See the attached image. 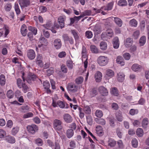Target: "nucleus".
<instances>
[{
    "label": "nucleus",
    "instance_id": "1",
    "mask_svg": "<svg viewBox=\"0 0 149 149\" xmlns=\"http://www.w3.org/2000/svg\"><path fill=\"white\" fill-rule=\"evenodd\" d=\"M109 61L108 58L106 56H100L97 59V62L100 66H104L107 65Z\"/></svg>",
    "mask_w": 149,
    "mask_h": 149
},
{
    "label": "nucleus",
    "instance_id": "2",
    "mask_svg": "<svg viewBox=\"0 0 149 149\" xmlns=\"http://www.w3.org/2000/svg\"><path fill=\"white\" fill-rule=\"evenodd\" d=\"M62 121L59 119H56L53 122V127L56 131H61L63 128Z\"/></svg>",
    "mask_w": 149,
    "mask_h": 149
},
{
    "label": "nucleus",
    "instance_id": "3",
    "mask_svg": "<svg viewBox=\"0 0 149 149\" xmlns=\"http://www.w3.org/2000/svg\"><path fill=\"white\" fill-rule=\"evenodd\" d=\"M28 29L29 32L27 33V36L28 37H33V36H35L37 33V29L35 27L31 26H29Z\"/></svg>",
    "mask_w": 149,
    "mask_h": 149
},
{
    "label": "nucleus",
    "instance_id": "4",
    "mask_svg": "<svg viewBox=\"0 0 149 149\" xmlns=\"http://www.w3.org/2000/svg\"><path fill=\"white\" fill-rule=\"evenodd\" d=\"M26 128L28 131L32 134H34L38 130V126L34 124L27 126Z\"/></svg>",
    "mask_w": 149,
    "mask_h": 149
},
{
    "label": "nucleus",
    "instance_id": "5",
    "mask_svg": "<svg viewBox=\"0 0 149 149\" xmlns=\"http://www.w3.org/2000/svg\"><path fill=\"white\" fill-rule=\"evenodd\" d=\"M67 90L71 92H75L77 90V86L75 84L71 83L68 84Z\"/></svg>",
    "mask_w": 149,
    "mask_h": 149
},
{
    "label": "nucleus",
    "instance_id": "6",
    "mask_svg": "<svg viewBox=\"0 0 149 149\" xmlns=\"http://www.w3.org/2000/svg\"><path fill=\"white\" fill-rule=\"evenodd\" d=\"M53 45L55 48L57 49H60L62 46L61 42L60 39H55L53 42Z\"/></svg>",
    "mask_w": 149,
    "mask_h": 149
},
{
    "label": "nucleus",
    "instance_id": "7",
    "mask_svg": "<svg viewBox=\"0 0 149 149\" xmlns=\"http://www.w3.org/2000/svg\"><path fill=\"white\" fill-rule=\"evenodd\" d=\"M26 25L24 24L22 25L20 28V32L21 33L23 36L25 37L26 36L28 30Z\"/></svg>",
    "mask_w": 149,
    "mask_h": 149
},
{
    "label": "nucleus",
    "instance_id": "8",
    "mask_svg": "<svg viewBox=\"0 0 149 149\" xmlns=\"http://www.w3.org/2000/svg\"><path fill=\"white\" fill-rule=\"evenodd\" d=\"M27 57L30 60L34 59L36 56V54L34 51L33 49L28 50L27 52Z\"/></svg>",
    "mask_w": 149,
    "mask_h": 149
},
{
    "label": "nucleus",
    "instance_id": "9",
    "mask_svg": "<svg viewBox=\"0 0 149 149\" xmlns=\"http://www.w3.org/2000/svg\"><path fill=\"white\" fill-rule=\"evenodd\" d=\"M142 66L137 63L133 64L132 66V70L135 72H139L141 70Z\"/></svg>",
    "mask_w": 149,
    "mask_h": 149
},
{
    "label": "nucleus",
    "instance_id": "10",
    "mask_svg": "<svg viewBox=\"0 0 149 149\" xmlns=\"http://www.w3.org/2000/svg\"><path fill=\"white\" fill-rule=\"evenodd\" d=\"M48 44L47 41L45 38H40L38 42V46L40 47L42 46H47Z\"/></svg>",
    "mask_w": 149,
    "mask_h": 149
},
{
    "label": "nucleus",
    "instance_id": "11",
    "mask_svg": "<svg viewBox=\"0 0 149 149\" xmlns=\"http://www.w3.org/2000/svg\"><path fill=\"white\" fill-rule=\"evenodd\" d=\"M63 118L64 121L67 123H70L72 121V117L68 113L64 114L63 115Z\"/></svg>",
    "mask_w": 149,
    "mask_h": 149
},
{
    "label": "nucleus",
    "instance_id": "12",
    "mask_svg": "<svg viewBox=\"0 0 149 149\" xmlns=\"http://www.w3.org/2000/svg\"><path fill=\"white\" fill-rule=\"evenodd\" d=\"M5 140L7 142L13 144L15 142V139L14 137L10 135L6 136L5 137Z\"/></svg>",
    "mask_w": 149,
    "mask_h": 149
},
{
    "label": "nucleus",
    "instance_id": "13",
    "mask_svg": "<svg viewBox=\"0 0 149 149\" xmlns=\"http://www.w3.org/2000/svg\"><path fill=\"white\" fill-rule=\"evenodd\" d=\"M114 73L113 71L111 69H107L106 72L105 77L108 79H110L114 76Z\"/></svg>",
    "mask_w": 149,
    "mask_h": 149
},
{
    "label": "nucleus",
    "instance_id": "14",
    "mask_svg": "<svg viewBox=\"0 0 149 149\" xmlns=\"http://www.w3.org/2000/svg\"><path fill=\"white\" fill-rule=\"evenodd\" d=\"M99 91L100 94L103 96H107L108 94V91L104 87L102 86L99 87Z\"/></svg>",
    "mask_w": 149,
    "mask_h": 149
},
{
    "label": "nucleus",
    "instance_id": "15",
    "mask_svg": "<svg viewBox=\"0 0 149 149\" xmlns=\"http://www.w3.org/2000/svg\"><path fill=\"white\" fill-rule=\"evenodd\" d=\"M65 17L60 16L58 18V22L60 24V27L62 29L64 27L65 20Z\"/></svg>",
    "mask_w": 149,
    "mask_h": 149
},
{
    "label": "nucleus",
    "instance_id": "16",
    "mask_svg": "<svg viewBox=\"0 0 149 149\" xmlns=\"http://www.w3.org/2000/svg\"><path fill=\"white\" fill-rule=\"evenodd\" d=\"M102 77V73L100 71H97L95 73V78L97 82H100L101 80Z\"/></svg>",
    "mask_w": 149,
    "mask_h": 149
},
{
    "label": "nucleus",
    "instance_id": "17",
    "mask_svg": "<svg viewBox=\"0 0 149 149\" xmlns=\"http://www.w3.org/2000/svg\"><path fill=\"white\" fill-rule=\"evenodd\" d=\"M113 47L115 49H117L119 46V42L118 38H114L112 40Z\"/></svg>",
    "mask_w": 149,
    "mask_h": 149
},
{
    "label": "nucleus",
    "instance_id": "18",
    "mask_svg": "<svg viewBox=\"0 0 149 149\" xmlns=\"http://www.w3.org/2000/svg\"><path fill=\"white\" fill-rule=\"evenodd\" d=\"M125 75L123 73L119 72L117 74V79L119 82H123L125 79Z\"/></svg>",
    "mask_w": 149,
    "mask_h": 149
},
{
    "label": "nucleus",
    "instance_id": "19",
    "mask_svg": "<svg viewBox=\"0 0 149 149\" xmlns=\"http://www.w3.org/2000/svg\"><path fill=\"white\" fill-rule=\"evenodd\" d=\"M114 21L116 24L119 27H121L123 22L122 20L120 18L118 17H114Z\"/></svg>",
    "mask_w": 149,
    "mask_h": 149
},
{
    "label": "nucleus",
    "instance_id": "20",
    "mask_svg": "<svg viewBox=\"0 0 149 149\" xmlns=\"http://www.w3.org/2000/svg\"><path fill=\"white\" fill-rule=\"evenodd\" d=\"M96 132L97 135L99 136H102L103 135L104 132L102 128L100 126H98L96 127Z\"/></svg>",
    "mask_w": 149,
    "mask_h": 149
},
{
    "label": "nucleus",
    "instance_id": "21",
    "mask_svg": "<svg viewBox=\"0 0 149 149\" xmlns=\"http://www.w3.org/2000/svg\"><path fill=\"white\" fill-rule=\"evenodd\" d=\"M133 42L132 39L131 38H127L125 41V44L126 47H129L131 46Z\"/></svg>",
    "mask_w": 149,
    "mask_h": 149
},
{
    "label": "nucleus",
    "instance_id": "22",
    "mask_svg": "<svg viewBox=\"0 0 149 149\" xmlns=\"http://www.w3.org/2000/svg\"><path fill=\"white\" fill-rule=\"evenodd\" d=\"M74 132L73 130L72 129L68 130L66 132V135L68 138H71L73 136Z\"/></svg>",
    "mask_w": 149,
    "mask_h": 149
},
{
    "label": "nucleus",
    "instance_id": "23",
    "mask_svg": "<svg viewBox=\"0 0 149 149\" xmlns=\"http://www.w3.org/2000/svg\"><path fill=\"white\" fill-rule=\"evenodd\" d=\"M129 24L131 26L136 27L137 26L138 22L135 19H133L130 21Z\"/></svg>",
    "mask_w": 149,
    "mask_h": 149
},
{
    "label": "nucleus",
    "instance_id": "24",
    "mask_svg": "<svg viewBox=\"0 0 149 149\" xmlns=\"http://www.w3.org/2000/svg\"><path fill=\"white\" fill-rule=\"evenodd\" d=\"M116 117L117 120L119 122H122L123 120V117L120 111L116 113Z\"/></svg>",
    "mask_w": 149,
    "mask_h": 149
},
{
    "label": "nucleus",
    "instance_id": "25",
    "mask_svg": "<svg viewBox=\"0 0 149 149\" xmlns=\"http://www.w3.org/2000/svg\"><path fill=\"white\" fill-rule=\"evenodd\" d=\"M19 3L21 6L27 7L30 4V2L28 0H22Z\"/></svg>",
    "mask_w": 149,
    "mask_h": 149
},
{
    "label": "nucleus",
    "instance_id": "26",
    "mask_svg": "<svg viewBox=\"0 0 149 149\" xmlns=\"http://www.w3.org/2000/svg\"><path fill=\"white\" fill-rule=\"evenodd\" d=\"M116 144V141L113 139H110L108 141V146L111 147H114Z\"/></svg>",
    "mask_w": 149,
    "mask_h": 149
},
{
    "label": "nucleus",
    "instance_id": "27",
    "mask_svg": "<svg viewBox=\"0 0 149 149\" xmlns=\"http://www.w3.org/2000/svg\"><path fill=\"white\" fill-rule=\"evenodd\" d=\"M5 77L4 74H1L0 75V84L1 86H4L6 84Z\"/></svg>",
    "mask_w": 149,
    "mask_h": 149
},
{
    "label": "nucleus",
    "instance_id": "28",
    "mask_svg": "<svg viewBox=\"0 0 149 149\" xmlns=\"http://www.w3.org/2000/svg\"><path fill=\"white\" fill-rule=\"evenodd\" d=\"M95 121L97 123L100 124L102 125H104L106 124L105 120L102 118H96L95 119Z\"/></svg>",
    "mask_w": 149,
    "mask_h": 149
},
{
    "label": "nucleus",
    "instance_id": "29",
    "mask_svg": "<svg viewBox=\"0 0 149 149\" xmlns=\"http://www.w3.org/2000/svg\"><path fill=\"white\" fill-rule=\"evenodd\" d=\"M14 9L17 15L20 14L21 13V11L19 5L17 3L15 2V3Z\"/></svg>",
    "mask_w": 149,
    "mask_h": 149
},
{
    "label": "nucleus",
    "instance_id": "30",
    "mask_svg": "<svg viewBox=\"0 0 149 149\" xmlns=\"http://www.w3.org/2000/svg\"><path fill=\"white\" fill-rule=\"evenodd\" d=\"M81 54L83 61V58H85L87 57L86 49L85 47L84 46H82Z\"/></svg>",
    "mask_w": 149,
    "mask_h": 149
},
{
    "label": "nucleus",
    "instance_id": "31",
    "mask_svg": "<svg viewBox=\"0 0 149 149\" xmlns=\"http://www.w3.org/2000/svg\"><path fill=\"white\" fill-rule=\"evenodd\" d=\"M118 4L121 6H125L127 5V3L126 0H120L118 2Z\"/></svg>",
    "mask_w": 149,
    "mask_h": 149
},
{
    "label": "nucleus",
    "instance_id": "32",
    "mask_svg": "<svg viewBox=\"0 0 149 149\" xmlns=\"http://www.w3.org/2000/svg\"><path fill=\"white\" fill-rule=\"evenodd\" d=\"M111 93L116 96H118L119 95L118 91L116 87H113L111 89Z\"/></svg>",
    "mask_w": 149,
    "mask_h": 149
},
{
    "label": "nucleus",
    "instance_id": "33",
    "mask_svg": "<svg viewBox=\"0 0 149 149\" xmlns=\"http://www.w3.org/2000/svg\"><path fill=\"white\" fill-rule=\"evenodd\" d=\"M100 49L102 50H105L107 48V44L105 42H102L100 43Z\"/></svg>",
    "mask_w": 149,
    "mask_h": 149
},
{
    "label": "nucleus",
    "instance_id": "34",
    "mask_svg": "<svg viewBox=\"0 0 149 149\" xmlns=\"http://www.w3.org/2000/svg\"><path fill=\"white\" fill-rule=\"evenodd\" d=\"M43 26L47 29H50L52 27V24L51 22L49 21L47 22L46 24H43Z\"/></svg>",
    "mask_w": 149,
    "mask_h": 149
},
{
    "label": "nucleus",
    "instance_id": "35",
    "mask_svg": "<svg viewBox=\"0 0 149 149\" xmlns=\"http://www.w3.org/2000/svg\"><path fill=\"white\" fill-rule=\"evenodd\" d=\"M4 8L6 11H10L12 8V6L11 4V3H6L5 5Z\"/></svg>",
    "mask_w": 149,
    "mask_h": 149
},
{
    "label": "nucleus",
    "instance_id": "36",
    "mask_svg": "<svg viewBox=\"0 0 149 149\" xmlns=\"http://www.w3.org/2000/svg\"><path fill=\"white\" fill-rule=\"evenodd\" d=\"M14 93L11 90H9L7 92V97L10 99L13 98L14 97Z\"/></svg>",
    "mask_w": 149,
    "mask_h": 149
},
{
    "label": "nucleus",
    "instance_id": "37",
    "mask_svg": "<svg viewBox=\"0 0 149 149\" xmlns=\"http://www.w3.org/2000/svg\"><path fill=\"white\" fill-rule=\"evenodd\" d=\"M84 111L85 113L87 114H90L91 113V109L88 106H86L85 107L84 109Z\"/></svg>",
    "mask_w": 149,
    "mask_h": 149
},
{
    "label": "nucleus",
    "instance_id": "38",
    "mask_svg": "<svg viewBox=\"0 0 149 149\" xmlns=\"http://www.w3.org/2000/svg\"><path fill=\"white\" fill-rule=\"evenodd\" d=\"M90 49L92 52L95 53H97L98 50L97 47L94 45H91L90 47Z\"/></svg>",
    "mask_w": 149,
    "mask_h": 149
},
{
    "label": "nucleus",
    "instance_id": "39",
    "mask_svg": "<svg viewBox=\"0 0 149 149\" xmlns=\"http://www.w3.org/2000/svg\"><path fill=\"white\" fill-rule=\"evenodd\" d=\"M3 28L5 30V32L4 33V36L5 37H6L9 33V27L7 25H5L3 27Z\"/></svg>",
    "mask_w": 149,
    "mask_h": 149
},
{
    "label": "nucleus",
    "instance_id": "40",
    "mask_svg": "<svg viewBox=\"0 0 149 149\" xmlns=\"http://www.w3.org/2000/svg\"><path fill=\"white\" fill-rule=\"evenodd\" d=\"M106 34L107 36L111 37L113 35V32L112 29H109L107 30Z\"/></svg>",
    "mask_w": 149,
    "mask_h": 149
},
{
    "label": "nucleus",
    "instance_id": "41",
    "mask_svg": "<svg viewBox=\"0 0 149 149\" xmlns=\"http://www.w3.org/2000/svg\"><path fill=\"white\" fill-rule=\"evenodd\" d=\"M41 56H38L37 60L36 61V64H38L40 67H42L43 66V64L41 60L40 59L41 58Z\"/></svg>",
    "mask_w": 149,
    "mask_h": 149
},
{
    "label": "nucleus",
    "instance_id": "42",
    "mask_svg": "<svg viewBox=\"0 0 149 149\" xmlns=\"http://www.w3.org/2000/svg\"><path fill=\"white\" fill-rule=\"evenodd\" d=\"M46 72L47 75L48 76H49L54 73V68L53 67H50L48 70H47Z\"/></svg>",
    "mask_w": 149,
    "mask_h": 149
},
{
    "label": "nucleus",
    "instance_id": "43",
    "mask_svg": "<svg viewBox=\"0 0 149 149\" xmlns=\"http://www.w3.org/2000/svg\"><path fill=\"white\" fill-rule=\"evenodd\" d=\"M78 110L79 111V116L80 118H83L84 116V113L83 112L82 109L80 107H78Z\"/></svg>",
    "mask_w": 149,
    "mask_h": 149
},
{
    "label": "nucleus",
    "instance_id": "44",
    "mask_svg": "<svg viewBox=\"0 0 149 149\" xmlns=\"http://www.w3.org/2000/svg\"><path fill=\"white\" fill-rule=\"evenodd\" d=\"M136 133L137 135L138 136H143V130L141 128H138L137 130Z\"/></svg>",
    "mask_w": 149,
    "mask_h": 149
},
{
    "label": "nucleus",
    "instance_id": "45",
    "mask_svg": "<svg viewBox=\"0 0 149 149\" xmlns=\"http://www.w3.org/2000/svg\"><path fill=\"white\" fill-rule=\"evenodd\" d=\"M95 115L98 118H101L103 116V113L102 111L100 110H97L95 112Z\"/></svg>",
    "mask_w": 149,
    "mask_h": 149
},
{
    "label": "nucleus",
    "instance_id": "46",
    "mask_svg": "<svg viewBox=\"0 0 149 149\" xmlns=\"http://www.w3.org/2000/svg\"><path fill=\"white\" fill-rule=\"evenodd\" d=\"M35 143L38 146H42L43 145V141L42 139L38 138L35 140Z\"/></svg>",
    "mask_w": 149,
    "mask_h": 149
},
{
    "label": "nucleus",
    "instance_id": "47",
    "mask_svg": "<svg viewBox=\"0 0 149 149\" xmlns=\"http://www.w3.org/2000/svg\"><path fill=\"white\" fill-rule=\"evenodd\" d=\"M83 79L82 77H79L76 79L75 81L77 84H81L83 82Z\"/></svg>",
    "mask_w": 149,
    "mask_h": 149
},
{
    "label": "nucleus",
    "instance_id": "48",
    "mask_svg": "<svg viewBox=\"0 0 149 149\" xmlns=\"http://www.w3.org/2000/svg\"><path fill=\"white\" fill-rule=\"evenodd\" d=\"M148 120L147 118H144L142 122V126L143 127H145L148 125Z\"/></svg>",
    "mask_w": 149,
    "mask_h": 149
},
{
    "label": "nucleus",
    "instance_id": "49",
    "mask_svg": "<svg viewBox=\"0 0 149 149\" xmlns=\"http://www.w3.org/2000/svg\"><path fill=\"white\" fill-rule=\"evenodd\" d=\"M30 109V107L28 105H25L22 106L21 107V109L22 111L25 113L28 111Z\"/></svg>",
    "mask_w": 149,
    "mask_h": 149
},
{
    "label": "nucleus",
    "instance_id": "50",
    "mask_svg": "<svg viewBox=\"0 0 149 149\" xmlns=\"http://www.w3.org/2000/svg\"><path fill=\"white\" fill-rule=\"evenodd\" d=\"M57 104L59 107L61 108H64L65 107V104L64 103L60 100H58L57 102Z\"/></svg>",
    "mask_w": 149,
    "mask_h": 149
},
{
    "label": "nucleus",
    "instance_id": "51",
    "mask_svg": "<svg viewBox=\"0 0 149 149\" xmlns=\"http://www.w3.org/2000/svg\"><path fill=\"white\" fill-rule=\"evenodd\" d=\"M132 145L133 147L134 148H136L138 146V141L137 140L135 139H133L132 141Z\"/></svg>",
    "mask_w": 149,
    "mask_h": 149
},
{
    "label": "nucleus",
    "instance_id": "52",
    "mask_svg": "<svg viewBox=\"0 0 149 149\" xmlns=\"http://www.w3.org/2000/svg\"><path fill=\"white\" fill-rule=\"evenodd\" d=\"M33 113L31 112H28L24 114L23 116V118H26L33 117Z\"/></svg>",
    "mask_w": 149,
    "mask_h": 149
},
{
    "label": "nucleus",
    "instance_id": "53",
    "mask_svg": "<svg viewBox=\"0 0 149 149\" xmlns=\"http://www.w3.org/2000/svg\"><path fill=\"white\" fill-rule=\"evenodd\" d=\"M86 119L87 123L90 125H92L93 124V119L90 116H88L86 117Z\"/></svg>",
    "mask_w": 149,
    "mask_h": 149
},
{
    "label": "nucleus",
    "instance_id": "54",
    "mask_svg": "<svg viewBox=\"0 0 149 149\" xmlns=\"http://www.w3.org/2000/svg\"><path fill=\"white\" fill-rule=\"evenodd\" d=\"M69 146L71 149H74L76 147V142L74 140H71Z\"/></svg>",
    "mask_w": 149,
    "mask_h": 149
},
{
    "label": "nucleus",
    "instance_id": "55",
    "mask_svg": "<svg viewBox=\"0 0 149 149\" xmlns=\"http://www.w3.org/2000/svg\"><path fill=\"white\" fill-rule=\"evenodd\" d=\"M19 128L18 127H16L13 128L11 131V134L13 135H15L18 132Z\"/></svg>",
    "mask_w": 149,
    "mask_h": 149
},
{
    "label": "nucleus",
    "instance_id": "56",
    "mask_svg": "<svg viewBox=\"0 0 149 149\" xmlns=\"http://www.w3.org/2000/svg\"><path fill=\"white\" fill-rule=\"evenodd\" d=\"M129 113L131 115H134L138 113V110L137 109H131L130 110Z\"/></svg>",
    "mask_w": 149,
    "mask_h": 149
},
{
    "label": "nucleus",
    "instance_id": "57",
    "mask_svg": "<svg viewBox=\"0 0 149 149\" xmlns=\"http://www.w3.org/2000/svg\"><path fill=\"white\" fill-rule=\"evenodd\" d=\"M123 57L125 60H128L130 58L131 55L129 53L126 52L123 55Z\"/></svg>",
    "mask_w": 149,
    "mask_h": 149
},
{
    "label": "nucleus",
    "instance_id": "58",
    "mask_svg": "<svg viewBox=\"0 0 149 149\" xmlns=\"http://www.w3.org/2000/svg\"><path fill=\"white\" fill-rule=\"evenodd\" d=\"M43 85L45 89L48 88L50 87L49 83L47 81H44L43 83Z\"/></svg>",
    "mask_w": 149,
    "mask_h": 149
},
{
    "label": "nucleus",
    "instance_id": "59",
    "mask_svg": "<svg viewBox=\"0 0 149 149\" xmlns=\"http://www.w3.org/2000/svg\"><path fill=\"white\" fill-rule=\"evenodd\" d=\"M65 42L68 43V42L71 44H72L74 42V40L72 38H64Z\"/></svg>",
    "mask_w": 149,
    "mask_h": 149
},
{
    "label": "nucleus",
    "instance_id": "60",
    "mask_svg": "<svg viewBox=\"0 0 149 149\" xmlns=\"http://www.w3.org/2000/svg\"><path fill=\"white\" fill-rule=\"evenodd\" d=\"M145 22L144 21H141L139 26V28L142 31L144 30L145 27Z\"/></svg>",
    "mask_w": 149,
    "mask_h": 149
},
{
    "label": "nucleus",
    "instance_id": "61",
    "mask_svg": "<svg viewBox=\"0 0 149 149\" xmlns=\"http://www.w3.org/2000/svg\"><path fill=\"white\" fill-rule=\"evenodd\" d=\"M91 11L90 10H87L83 12L81 14L82 15L84 16V17L86 15H91Z\"/></svg>",
    "mask_w": 149,
    "mask_h": 149
},
{
    "label": "nucleus",
    "instance_id": "62",
    "mask_svg": "<svg viewBox=\"0 0 149 149\" xmlns=\"http://www.w3.org/2000/svg\"><path fill=\"white\" fill-rule=\"evenodd\" d=\"M6 133L5 131L3 129H0V138L2 139L3 138L4 136L6 135Z\"/></svg>",
    "mask_w": 149,
    "mask_h": 149
},
{
    "label": "nucleus",
    "instance_id": "63",
    "mask_svg": "<svg viewBox=\"0 0 149 149\" xmlns=\"http://www.w3.org/2000/svg\"><path fill=\"white\" fill-rule=\"evenodd\" d=\"M73 62L71 60L68 61L67 62V65L70 69H72L73 67Z\"/></svg>",
    "mask_w": 149,
    "mask_h": 149
},
{
    "label": "nucleus",
    "instance_id": "64",
    "mask_svg": "<svg viewBox=\"0 0 149 149\" xmlns=\"http://www.w3.org/2000/svg\"><path fill=\"white\" fill-rule=\"evenodd\" d=\"M114 1H112L107 4V6L108 8V10H112L114 5Z\"/></svg>",
    "mask_w": 149,
    "mask_h": 149
}]
</instances>
